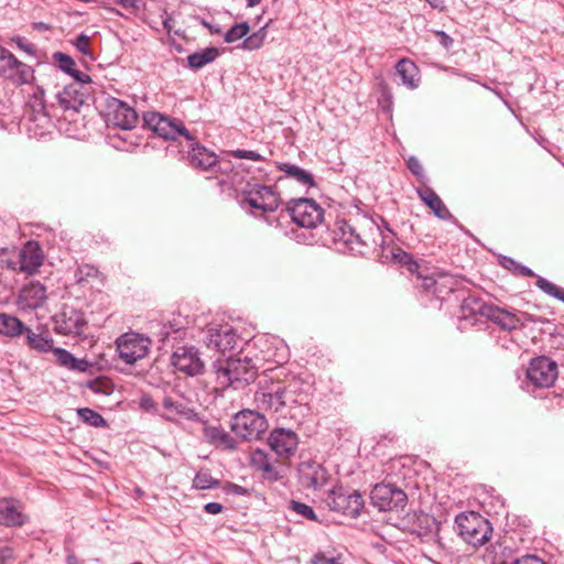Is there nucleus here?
Wrapping results in <instances>:
<instances>
[{
  "label": "nucleus",
  "instance_id": "nucleus-1",
  "mask_svg": "<svg viewBox=\"0 0 564 564\" xmlns=\"http://www.w3.org/2000/svg\"><path fill=\"white\" fill-rule=\"evenodd\" d=\"M334 236L336 241L343 242L355 253H364L366 246L383 242L380 227L372 220H365L359 229L346 220L337 221Z\"/></svg>",
  "mask_w": 564,
  "mask_h": 564
},
{
  "label": "nucleus",
  "instance_id": "nucleus-2",
  "mask_svg": "<svg viewBox=\"0 0 564 564\" xmlns=\"http://www.w3.org/2000/svg\"><path fill=\"white\" fill-rule=\"evenodd\" d=\"M214 368L218 383L234 389L243 388L257 376V367L248 357L217 360Z\"/></svg>",
  "mask_w": 564,
  "mask_h": 564
},
{
  "label": "nucleus",
  "instance_id": "nucleus-3",
  "mask_svg": "<svg viewBox=\"0 0 564 564\" xmlns=\"http://www.w3.org/2000/svg\"><path fill=\"white\" fill-rule=\"evenodd\" d=\"M457 534L468 544L479 547L486 544L492 534L490 522L477 512H462L455 518Z\"/></svg>",
  "mask_w": 564,
  "mask_h": 564
},
{
  "label": "nucleus",
  "instance_id": "nucleus-4",
  "mask_svg": "<svg viewBox=\"0 0 564 564\" xmlns=\"http://www.w3.org/2000/svg\"><path fill=\"white\" fill-rule=\"evenodd\" d=\"M462 281L448 272L427 268V271L420 272L417 286L431 292L438 300H445L451 293L458 290Z\"/></svg>",
  "mask_w": 564,
  "mask_h": 564
},
{
  "label": "nucleus",
  "instance_id": "nucleus-5",
  "mask_svg": "<svg viewBox=\"0 0 564 564\" xmlns=\"http://www.w3.org/2000/svg\"><path fill=\"white\" fill-rule=\"evenodd\" d=\"M143 121L150 130L165 140H177L180 137L187 141L195 140V135L178 119H172L159 112H145Z\"/></svg>",
  "mask_w": 564,
  "mask_h": 564
},
{
  "label": "nucleus",
  "instance_id": "nucleus-6",
  "mask_svg": "<svg viewBox=\"0 0 564 564\" xmlns=\"http://www.w3.org/2000/svg\"><path fill=\"white\" fill-rule=\"evenodd\" d=\"M230 427L243 441L259 440L268 429V421L259 412L243 410L232 417Z\"/></svg>",
  "mask_w": 564,
  "mask_h": 564
},
{
  "label": "nucleus",
  "instance_id": "nucleus-7",
  "mask_svg": "<svg viewBox=\"0 0 564 564\" xmlns=\"http://www.w3.org/2000/svg\"><path fill=\"white\" fill-rule=\"evenodd\" d=\"M326 505L332 511L349 518H357L364 507L362 496L356 490H348L341 486L333 488L326 499Z\"/></svg>",
  "mask_w": 564,
  "mask_h": 564
},
{
  "label": "nucleus",
  "instance_id": "nucleus-8",
  "mask_svg": "<svg viewBox=\"0 0 564 564\" xmlns=\"http://www.w3.org/2000/svg\"><path fill=\"white\" fill-rule=\"evenodd\" d=\"M243 203L254 215L275 212L280 206L279 195L270 187L261 184H247L243 191Z\"/></svg>",
  "mask_w": 564,
  "mask_h": 564
},
{
  "label": "nucleus",
  "instance_id": "nucleus-9",
  "mask_svg": "<svg viewBox=\"0 0 564 564\" xmlns=\"http://www.w3.org/2000/svg\"><path fill=\"white\" fill-rule=\"evenodd\" d=\"M254 401L260 410L279 412L285 405L295 403L296 399L294 397V390L291 389V384L284 387L276 383L257 391Z\"/></svg>",
  "mask_w": 564,
  "mask_h": 564
},
{
  "label": "nucleus",
  "instance_id": "nucleus-10",
  "mask_svg": "<svg viewBox=\"0 0 564 564\" xmlns=\"http://www.w3.org/2000/svg\"><path fill=\"white\" fill-rule=\"evenodd\" d=\"M286 214L293 223L303 228H315L324 218L323 208L311 198L293 200L288 206Z\"/></svg>",
  "mask_w": 564,
  "mask_h": 564
},
{
  "label": "nucleus",
  "instance_id": "nucleus-11",
  "mask_svg": "<svg viewBox=\"0 0 564 564\" xmlns=\"http://www.w3.org/2000/svg\"><path fill=\"white\" fill-rule=\"evenodd\" d=\"M150 345L149 338L134 332L126 333L116 340L119 358L127 365L143 359L149 354Z\"/></svg>",
  "mask_w": 564,
  "mask_h": 564
},
{
  "label": "nucleus",
  "instance_id": "nucleus-12",
  "mask_svg": "<svg viewBox=\"0 0 564 564\" xmlns=\"http://www.w3.org/2000/svg\"><path fill=\"white\" fill-rule=\"evenodd\" d=\"M557 375V364L546 356L533 358L527 369L528 381L536 388L552 387Z\"/></svg>",
  "mask_w": 564,
  "mask_h": 564
},
{
  "label": "nucleus",
  "instance_id": "nucleus-13",
  "mask_svg": "<svg viewBox=\"0 0 564 564\" xmlns=\"http://www.w3.org/2000/svg\"><path fill=\"white\" fill-rule=\"evenodd\" d=\"M371 501L380 511L403 509L408 497L405 492L392 484H378L371 490Z\"/></svg>",
  "mask_w": 564,
  "mask_h": 564
},
{
  "label": "nucleus",
  "instance_id": "nucleus-14",
  "mask_svg": "<svg viewBox=\"0 0 564 564\" xmlns=\"http://www.w3.org/2000/svg\"><path fill=\"white\" fill-rule=\"evenodd\" d=\"M486 318L499 326L503 330H514L523 327L527 323H535L536 319L529 313H512L496 305L490 304L487 310Z\"/></svg>",
  "mask_w": 564,
  "mask_h": 564
},
{
  "label": "nucleus",
  "instance_id": "nucleus-15",
  "mask_svg": "<svg viewBox=\"0 0 564 564\" xmlns=\"http://www.w3.org/2000/svg\"><path fill=\"white\" fill-rule=\"evenodd\" d=\"M172 365L177 371L191 377L200 375L204 370V361L194 346L178 347L172 355Z\"/></svg>",
  "mask_w": 564,
  "mask_h": 564
},
{
  "label": "nucleus",
  "instance_id": "nucleus-16",
  "mask_svg": "<svg viewBox=\"0 0 564 564\" xmlns=\"http://www.w3.org/2000/svg\"><path fill=\"white\" fill-rule=\"evenodd\" d=\"M54 330L61 335H79L86 322L84 314L68 305L53 316Z\"/></svg>",
  "mask_w": 564,
  "mask_h": 564
},
{
  "label": "nucleus",
  "instance_id": "nucleus-17",
  "mask_svg": "<svg viewBox=\"0 0 564 564\" xmlns=\"http://www.w3.org/2000/svg\"><path fill=\"white\" fill-rule=\"evenodd\" d=\"M107 120L122 130H131L138 122V115L128 104L111 98L107 104Z\"/></svg>",
  "mask_w": 564,
  "mask_h": 564
},
{
  "label": "nucleus",
  "instance_id": "nucleus-18",
  "mask_svg": "<svg viewBox=\"0 0 564 564\" xmlns=\"http://www.w3.org/2000/svg\"><path fill=\"white\" fill-rule=\"evenodd\" d=\"M270 448L283 459L293 456L299 446V437L289 429H274L268 438Z\"/></svg>",
  "mask_w": 564,
  "mask_h": 564
},
{
  "label": "nucleus",
  "instance_id": "nucleus-19",
  "mask_svg": "<svg viewBox=\"0 0 564 564\" xmlns=\"http://www.w3.org/2000/svg\"><path fill=\"white\" fill-rule=\"evenodd\" d=\"M299 479L305 488L319 489L328 480L327 470L317 462L302 460L297 467Z\"/></svg>",
  "mask_w": 564,
  "mask_h": 564
},
{
  "label": "nucleus",
  "instance_id": "nucleus-20",
  "mask_svg": "<svg viewBox=\"0 0 564 564\" xmlns=\"http://www.w3.org/2000/svg\"><path fill=\"white\" fill-rule=\"evenodd\" d=\"M237 338L238 336L231 326L219 325L207 329L205 343L208 348L225 352L236 346Z\"/></svg>",
  "mask_w": 564,
  "mask_h": 564
},
{
  "label": "nucleus",
  "instance_id": "nucleus-21",
  "mask_svg": "<svg viewBox=\"0 0 564 564\" xmlns=\"http://www.w3.org/2000/svg\"><path fill=\"white\" fill-rule=\"evenodd\" d=\"M46 299V288L39 281H31L21 289L17 304L22 311L36 310L44 305Z\"/></svg>",
  "mask_w": 564,
  "mask_h": 564
},
{
  "label": "nucleus",
  "instance_id": "nucleus-22",
  "mask_svg": "<svg viewBox=\"0 0 564 564\" xmlns=\"http://www.w3.org/2000/svg\"><path fill=\"white\" fill-rule=\"evenodd\" d=\"M44 254L36 241H28L19 253V270L26 274H34L43 264Z\"/></svg>",
  "mask_w": 564,
  "mask_h": 564
},
{
  "label": "nucleus",
  "instance_id": "nucleus-23",
  "mask_svg": "<svg viewBox=\"0 0 564 564\" xmlns=\"http://www.w3.org/2000/svg\"><path fill=\"white\" fill-rule=\"evenodd\" d=\"M191 142V149L188 151V162L189 165L194 169L200 171H209L215 170L218 164L217 155L208 150L207 148L200 145L196 139Z\"/></svg>",
  "mask_w": 564,
  "mask_h": 564
},
{
  "label": "nucleus",
  "instance_id": "nucleus-24",
  "mask_svg": "<svg viewBox=\"0 0 564 564\" xmlns=\"http://www.w3.org/2000/svg\"><path fill=\"white\" fill-rule=\"evenodd\" d=\"M250 465L261 471L267 480L276 481L282 477L279 467L272 463L269 454L263 449L257 448L251 453Z\"/></svg>",
  "mask_w": 564,
  "mask_h": 564
},
{
  "label": "nucleus",
  "instance_id": "nucleus-25",
  "mask_svg": "<svg viewBox=\"0 0 564 564\" xmlns=\"http://www.w3.org/2000/svg\"><path fill=\"white\" fill-rule=\"evenodd\" d=\"M203 437L208 444L227 451L237 448L235 438L226 432L220 425L205 424L203 427Z\"/></svg>",
  "mask_w": 564,
  "mask_h": 564
},
{
  "label": "nucleus",
  "instance_id": "nucleus-26",
  "mask_svg": "<svg viewBox=\"0 0 564 564\" xmlns=\"http://www.w3.org/2000/svg\"><path fill=\"white\" fill-rule=\"evenodd\" d=\"M416 193L419 197L433 210L437 218L442 220H449L453 218V215L441 197L431 187L425 186L417 188Z\"/></svg>",
  "mask_w": 564,
  "mask_h": 564
},
{
  "label": "nucleus",
  "instance_id": "nucleus-27",
  "mask_svg": "<svg viewBox=\"0 0 564 564\" xmlns=\"http://www.w3.org/2000/svg\"><path fill=\"white\" fill-rule=\"evenodd\" d=\"M395 72L406 88L413 90L420 86V69L411 59L401 58L395 65Z\"/></svg>",
  "mask_w": 564,
  "mask_h": 564
},
{
  "label": "nucleus",
  "instance_id": "nucleus-28",
  "mask_svg": "<svg viewBox=\"0 0 564 564\" xmlns=\"http://www.w3.org/2000/svg\"><path fill=\"white\" fill-rule=\"evenodd\" d=\"M44 95H45L44 89L40 86H36L33 89V93L30 95L29 100L26 102V107L30 111L31 120L47 121L48 115L46 112V104H45Z\"/></svg>",
  "mask_w": 564,
  "mask_h": 564
},
{
  "label": "nucleus",
  "instance_id": "nucleus-29",
  "mask_svg": "<svg viewBox=\"0 0 564 564\" xmlns=\"http://www.w3.org/2000/svg\"><path fill=\"white\" fill-rule=\"evenodd\" d=\"M489 306L490 304L486 303L482 299L468 295L462 302L459 317L465 321L475 318L477 315L486 317Z\"/></svg>",
  "mask_w": 564,
  "mask_h": 564
},
{
  "label": "nucleus",
  "instance_id": "nucleus-30",
  "mask_svg": "<svg viewBox=\"0 0 564 564\" xmlns=\"http://www.w3.org/2000/svg\"><path fill=\"white\" fill-rule=\"evenodd\" d=\"M278 169L283 172L288 178L294 180L306 188H311L316 185L313 174L295 164L280 163Z\"/></svg>",
  "mask_w": 564,
  "mask_h": 564
},
{
  "label": "nucleus",
  "instance_id": "nucleus-31",
  "mask_svg": "<svg viewBox=\"0 0 564 564\" xmlns=\"http://www.w3.org/2000/svg\"><path fill=\"white\" fill-rule=\"evenodd\" d=\"M271 344L275 347V350L272 351L269 347L264 350L262 349L263 359L265 360H274L275 362H283V360L286 358L285 354V345L282 340L274 338V337H268L265 335L260 336L257 339V344L261 347L267 346V344Z\"/></svg>",
  "mask_w": 564,
  "mask_h": 564
},
{
  "label": "nucleus",
  "instance_id": "nucleus-32",
  "mask_svg": "<svg viewBox=\"0 0 564 564\" xmlns=\"http://www.w3.org/2000/svg\"><path fill=\"white\" fill-rule=\"evenodd\" d=\"M6 78L17 86L30 84L34 79V69L17 58V65L12 66Z\"/></svg>",
  "mask_w": 564,
  "mask_h": 564
},
{
  "label": "nucleus",
  "instance_id": "nucleus-33",
  "mask_svg": "<svg viewBox=\"0 0 564 564\" xmlns=\"http://www.w3.org/2000/svg\"><path fill=\"white\" fill-rule=\"evenodd\" d=\"M25 327L18 317L4 313L0 314V335L18 337L23 335Z\"/></svg>",
  "mask_w": 564,
  "mask_h": 564
},
{
  "label": "nucleus",
  "instance_id": "nucleus-34",
  "mask_svg": "<svg viewBox=\"0 0 564 564\" xmlns=\"http://www.w3.org/2000/svg\"><path fill=\"white\" fill-rule=\"evenodd\" d=\"M28 346L39 352H48L53 350V339L47 335L36 334L31 328L25 327L23 333Z\"/></svg>",
  "mask_w": 564,
  "mask_h": 564
},
{
  "label": "nucleus",
  "instance_id": "nucleus-35",
  "mask_svg": "<svg viewBox=\"0 0 564 564\" xmlns=\"http://www.w3.org/2000/svg\"><path fill=\"white\" fill-rule=\"evenodd\" d=\"M76 87L78 84H70L57 93L56 98L64 109H77L83 104V98L78 95Z\"/></svg>",
  "mask_w": 564,
  "mask_h": 564
},
{
  "label": "nucleus",
  "instance_id": "nucleus-36",
  "mask_svg": "<svg viewBox=\"0 0 564 564\" xmlns=\"http://www.w3.org/2000/svg\"><path fill=\"white\" fill-rule=\"evenodd\" d=\"M23 522L22 513L18 511L11 501L0 500V524L21 525Z\"/></svg>",
  "mask_w": 564,
  "mask_h": 564
},
{
  "label": "nucleus",
  "instance_id": "nucleus-37",
  "mask_svg": "<svg viewBox=\"0 0 564 564\" xmlns=\"http://www.w3.org/2000/svg\"><path fill=\"white\" fill-rule=\"evenodd\" d=\"M219 55L216 47H207L187 56V63L191 68L198 69L214 62Z\"/></svg>",
  "mask_w": 564,
  "mask_h": 564
},
{
  "label": "nucleus",
  "instance_id": "nucleus-38",
  "mask_svg": "<svg viewBox=\"0 0 564 564\" xmlns=\"http://www.w3.org/2000/svg\"><path fill=\"white\" fill-rule=\"evenodd\" d=\"M162 405L166 411L164 414H162V417L166 421H174L176 415L189 417L188 409L183 403L174 401L171 397H165L163 399Z\"/></svg>",
  "mask_w": 564,
  "mask_h": 564
},
{
  "label": "nucleus",
  "instance_id": "nucleus-39",
  "mask_svg": "<svg viewBox=\"0 0 564 564\" xmlns=\"http://www.w3.org/2000/svg\"><path fill=\"white\" fill-rule=\"evenodd\" d=\"M394 257L399 260V262L404 265L411 274L416 275V283H419L420 272L427 271V267L420 264L415 261L410 253L404 251H400L394 254Z\"/></svg>",
  "mask_w": 564,
  "mask_h": 564
},
{
  "label": "nucleus",
  "instance_id": "nucleus-40",
  "mask_svg": "<svg viewBox=\"0 0 564 564\" xmlns=\"http://www.w3.org/2000/svg\"><path fill=\"white\" fill-rule=\"evenodd\" d=\"M77 415L84 423L90 426L102 427L106 425V421L102 415L89 408L78 409Z\"/></svg>",
  "mask_w": 564,
  "mask_h": 564
},
{
  "label": "nucleus",
  "instance_id": "nucleus-41",
  "mask_svg": "<svg viewBox=\"0 0 564 564\" xmlns=\"http://www.w3.org/2000/svg\"><path fill=\"white\" fill-rule=\"evenodd\" d=\"M535 285L547 295L555 297L564 303V289L558 288L557 285L542 276L538 278Z\"/></svg>",
  "mask_w": 564,
  "mask_h": 564
},
{
  "label": "nucleus",
  "instance_id": "nucleus-42",
  "mask_svg": "<svg viewBox=\"0 0 564 564\" xmlns=\"http://www.w3.org/2000/svg\"><path fill=\"white\" fill-rule=\"evenodd\" d=\"M289 509L306 520L319 521L313 508L304 502L292 500L290 501Z\"/></svg>",
  "mask_w": 564,
  "mask_h": 564
},
{
  "label": "nucleus",
  "instance_id": "nucleus-43",
  "mask_svg": "<svg viewBox=\"0 0 564 564\" xmlns=\"http://www.w3.org/2000/svg\"><path fill=\"white\" fill-rule=\"evenodd\" d=\"M248 32L249 25L247 22L236 23L225 33L224 40L226 43H234L246 36Z\"/></svg>",
  "mask_w": 564,
  "mask_h": 564
},
{
  "label": "nucleus",
  "instance_id": "nucleus-44",
  "mask_svg": "<svg viewBox=\"0 0 564 564\" xmlns=\"http://www.w3.org/2000/svg\"><path fill=\"white\" fill-rule=\"evenodd\" d=\"M196 489H210L219 486V481L214 479L208 471H198L193 480Z\"/></svg>",
  "mask_w": 564,
  "mask_h": 564
},
{
  "label": "nucleus",
  "instance_id": "nucleus-45",
  "mask_svg": "<svg viewBox=\"0 0 564 564\" xmlns=\"http://www.w3.org/2000/svg\"><path fill=\"white\" fill-rule=\"evenodd\" d=\"M267 32L264 28L247 36L241 43V47L248 51H253L262 46Z\"/></svg>",
  "mask_w": 564,
  "mask_h": 564
},
{
  "label": "nucleus",
  "instance_id": "nucleus-46",
  "mask_svg": "<svg viewBox=\"0 0 564 564\" xmlns=\"http://www.w3.org/2000/svg\"><path fill=\"white\" fill-rule=\"evenodd\" d=\"M14 65H17V57L9 50L0 46V76L6 77Z\"/></svg>",
  "mask_w": 564,
  "mask_h": 564
},
{
  "label": "nucleus",
  "instance_id": "nucleus-47",
  "mask_svg": "<svg viewBox=\"0 0 564 564\" xmlns=\"http://www.w3.org/2000/svg\"><path fill=\"white\" fill-rule=\"evenodd\" d=\"M11 41L18 46L19 50H21L29 56L34 57L36 59L41 57L40 51L36 48V46L30 41H28L25 37L14 36L12 37Z\"/></svg>",
  "mask_w": 564,
  "mask_h": 564
},
{
  "label": "nucleus",
  "instance_id": "nucleus-48",
  "mask_svg": "<svg viewBox=\"0 0 564 564\" xmlns=\"http://www.w3.org/2000/svg\"><path fill=\"white\" fill-rule=\"evenodd\" d=\"M53 58L58 64V67L66 74L70 75V73L75 72V62L70 56L62 52H56Z\"/></svg>",
  "mask_w": 564,
  "mask_h": 564
},
{
  "label": "nucleus",
  "instance_id": "nucleus-49",
  "mask_svg": "<svg viewBox=\"0 0 564 564\" xmlns=\"http://www.w3.org/2000/svg\"><path fill=\"white\" fill-rule=\"evenodd\" d=\"M53 352L61 366L69 370L72 369V366L75 362V356L73 354L64 348H53Z\"/></svg>",
  "mask_w": 564,
  "mask_h": 564
},
{
  "label": "nucleus",
  "instance_id": "nucleus-50",
  "mask_svg": "<svg viewBox=\"0 0 564 564\" xmlns=\"http://www.w3.org/2000/svg\"><path fill=\"white\" fill-rule=\"evenodd\" d=\"M98 270L94 265H79L75 272V279L78 284L83 283L85 278L96 275Z\"/></svg>",
  "mask_w": 564,
  "mask_h": 564
},
{
  "label": "nucleus",
  "instance_id": "nucleus-51",
  "mask_svg": "<svg viewBox=\"0 0 564 564\" xmlns=\"http://www.w3.org/2000/svg\"><path fill=\"white\" fill-rule=\"evenodd\" d=\"M231 155L237 158V159H246V160H251V161H263L264 158L259 154L258 152L256 151H250V150H235L231 152Z\"/></svg>",
  "mask_w": 564,
  "mask_h": 564
},
{
  "label": "nucleus",
  "instance_id": "nucleus-52",
  "mask_svg": "<svg viewBox=\"0 0 564 564\" xmlns=\"http://www.w3.org/2000/svg\"><path fill=\"white\" fill-rule=\"evenodd\" d=\"M74 45L76 46V48L84 55H89L90 52H89V37L86 35V34H79L75 42H74Z\"/></svg>",
  "mask_w": 564,
  "mask_h": 564
},
{
  "label": "nucleus",
  "instance_id": "nucleus-53",
  "mask_svg": "<svg viewBox=\"0 0 564 564\" xmlns=\"http://www.w3.org/2000/svg\"><path fill=\"white\" fill-rule=\"evenodd\" d=\"M311 564H341L339 557H327L324 553H316L311 558Z\"/></svg>",
  "mask_w": 564,
  "mask_h": 564
},
{
  "label": "nucleus",
  "instance_id": "nucleus-54",
  "mask_svg": "<svg viewBox=\"0 0 564 564\" xmlns=\"http://www.w3.org/2000/svg\"><path fill=\"white\" fill-rule=\"evenodd\" d=\"M140 408L144 411H156L158 408H156V403L154 402V400L150 397V395H142L141 399H140Z\"/></svg>",
  "mask_w": 564,
  "mask_h": 564
},
{
  "label": "nucleus",
  "instance_id": "nucleus-55",
  "mask_svg": "<svg viewBox=\"0 0 564 564\" xmlns=\"http://www.w3.org/2000/svg\"><path fill=\"white\" fill-rule=\"evenodd\" d=\"M408 169L414 174V175H417V176H421L423 174V167H422V164L421 162L415 158V156H411L409 160H408Z\"/></svg>",
  "mask_w": 564,
  "mask_h": 564
},
{
  "label": "nucleus",
  "instance_id": "nucleus-56",
  "mask_svg": "<svg viewBox=\"0 0 564 564\" xmlns=\"http://www.w3.org/2000/svg\"><path fill=\"white\" fill-rule=\"evenodd\" d=\"M512 564H546V563L535 555H525V556L514 560Z\"/></svg>",
  "mask_w": 564,
  "mask_h": 564
},
{
  "label": "nucleus",
  "instance_id": "nucleus-57",
  "mask_svg": "<svg viewBox=\"0 0 564 564\" xmlns=\"http://www.w3.org/2000/svg\"><path fill=\"white\" fill-rule=\"evenodd\" d=\"M435 35L438 37L440 44L444 48L448 50L452 47L454 40L447 33L444 31H435Z\"/></svg>",
  "mask_w": 564,
  "mask_h": 564
},
{
  "label": "nucleus",
  "instance_id": "nucleus-58",
  "mask_svg": "<svg viewBox=\"0 0 564 564\" xmlns=\"http://www.w3.org/2000/svg\"><path fill=\"white\" fill-rule=\"evenodd\" d=\"M70 76L76 80V84H78V86L80 84H88L91 82V78L88 74L80 72L76 68L75 72L70 73Z\"/></svg>",
  "mask_w": 564,
  "mask_h": 564
},
{
  "label": "nucleus",
  "instance_id": "nucleus-59",
  "mask_svg": "<svg viewBox=\"0 0 564 564\" xmlns=\"http://www.w3.org/2000/svg\"><path fill=\"white\" fill-rule=\"evenodd\" d=\"M172 332H176V329H174L172 325H170V326L163 325V326H161L160 330L156 333V336L159 337V339L161 341H165L169 339Z\"/></svg>",
  "mask_w": 564,
  "mask_h": 564
},
{
  "label": "nucleus",
  "instance_id": "nucleus-60",
  "mask_svg": "<svg viewBox=\"0 0 564 564\" xmlns=\"http://www.w3.org/2000/svg\"><path fill=\"white\" fill-rule=\"evenodd\" d=\"M90 367V364L85 359H77L75 357V362L72 366L70 370H76L79 372H86Z\"/></svg>",
  "mask_w": 564,
  "mask_h": 564
},
{
  "label": "nucleus",
  "instance_id": "nucleus-61",
  "mask_svg": "<svg viewBox=\"0 0 564 564\" xmlns=\"http://www.w3.org/2000/svg\"><path fill=\"white\" fill-rule=\"evenodd\" d=\"M204 510L209 514H218L223 511V506L218 502H208L204 506Z\"/></svg>",
  "mask_w": 564,
  "mask_h": 564
},
{
  "label": "nucleus",
  "instance_id": "nucleus-62",
  "mask_svg": "<svg viewBox=\"0 0 564 564\" xmlns=\"http://www.w3.org/2000/svg\"><path fill=\"white\" fill-rule=\"evenodd\" d=\"M518 274L522 276H535V273L528 267L523 264H518L517 269L514 270Z\"/></svg>",
  "mask_w": 564,
  "mask_h": 564
},
{
  "label": "nucleus",
  "instance_id": "nucleus-63",
  "mask_svg": "<svg viewBox=\"0 0 564 564\" xmlns=\"http://www.w3.org/2000/svg\"><path fill=\"white\" fill-rule=\"evenodd\" d=\"M502 265L505 268H507L508 270H516L517 267H518V262L514 261L512 258H508V257H505L503 260L501 261Z\"/></svg>",
  "mask_w": 564,
  "mask_h": 564
},
{
  "label": "nucleus",
  "instance_id": "nucleus-64",
  "mask_svg": "<svg viewBox=\"0 0 564 564\" xmlns=\"http://www.w3.org/2000/svg\"><path fill=\"white\" fill-rule=\"evenodd\" d=\"M116 1L123 8H133L135 6V0H116Z\"/></svg>",
  "mask_w": 564,
  "mask_h": 564
}]
</instances>
